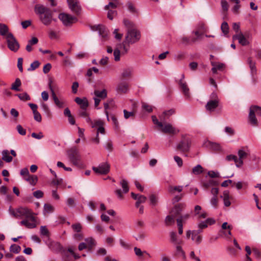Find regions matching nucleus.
I'll use <instances>...</instances> for the list:
<instances>
[{
  "mask_svg": "<svg viewBox=\"0 0 261 261\" xmlns=\"http://www.w3.org/2000/svg\"><path fill=\"white\" fill-rule=\"evenodd\" d=\"M34 12L39 17L40 22L45 26H49L57 19L54 17L53 12L47 7L42 4H36L34 7Z\"/></svg>",
  "mask_w": 261,
  "mask_h": 261,
  "instance_id": "nucleus-1",
  "label": "nucleus"
},
{
  "mask_svg": "<svg viewBox=\"0 0 261 261\" xmlns=\"http://www.w3.org/2000/svg\"><path fill=\"white\" fill-rule=\"evenodd\" d=\"M123 23L127 28V31L125 39V42L127 43V44H133L139 41L140 38V34L134 28V24L127 19H124Z\"/></svg>",
  "mask_w": 261,
  "mask_h": 261,
  "instance_id": "nucleus-2",
  "label": "nucleus"
},
{
  "mask_svg": "<svg viewBox=\"0 0 261 261\" xmlns=\"http://www.w3.org/2000/svg\"><path fill=\"white\" fill-rule=\"evenodd\" d=\"M67 155L70 162L78 168H83L84 165L82 162L81 155L78 149L72 147L67 151Z\"/></svg>",
  "mask_w": 261,
  "mask_h": 261,
  "instance_id": "nucleus-3",
  "label": "nucleus"
},
{
  "mask_svg": "<svg viewBox=\"0 0 261 261\" xmlns=\"http://www.w3.org/2000/svg\"><path fill=\"white\" fill-rule=\"evenodd\" d=\"M256 116L261 117V107L253 105L250 107L248 116L249 123L253 126H258V121Z\"/></svg>",
  "mask_w": 261,
  "mask_h": 261,
  "instance_id": "nucleus-4",
  "label": "nucleus"
},
{
  "mask_svg": "<svg viewBox=\"0 0 261 261\" xmlns=\"http://www.w3.org/2000/svg\"><path fill=\"white\" fill-rule=\"evenodd\" d=\"M10 214L15 218L25 217L28 218L33 214L31 210L26 207H20L15 210H10Z\"/></svg>",
  "mask_w": 261,
  "mask_h": 261,
  "instance_id": "nucleus-5",
  "label": "nucleus"
},
{
  "mask_svg": "<svg viewBox=\"0 0 261 261\" xmlns=\"http://www.w3.org/2000/svg\"><path fill=\"white\" fill-rule=\"evenodd\" d=\"M191 145V139L187 136L182 135L181 140L177 145V149L182 152H187L189 151Z\"/></svg>",
  "mask_w": 261,
  "mask_h": 261,
  "instance_id": "nucleus-6",
  "label": "nucleus"
},
{
  "mask_svg": "<svg viewBox=\"0 0 261 261\" xmlns=\"http://www.w3.org/2000/svg\"><path fill=\"white\" fill-rule=\"evenodd\" d=\"M8 47L12 51L16 52L20 47L19 44L14 35L9 33L6 37Z\"/></svg>",
  "mask_w": 261,
  "mask_h": 261,
  "instance_id": "nucleus-7",
  "label": "nucleus"
},
{
  "mask_svg": "<svg viewBox=\"0 0 261 261\" xmlns=\"http://www.w3.org/2000/svg\"><path fill=\"white\" fill-rule=\"evenodd\" d=\"M250 154V151L247 146L241 147L238 151V165L241 167L244 164V160L246 159Z\"/></svg>",
  "mask_w": 261,
  "mask_h": 261,
  "instance_id": "nucleus-8",
  "label": "nucleus"
},
{
  "mask_svg": "<svg viewBox=\"0 0 261 261\" xmlns=\"http://www.w3.org/2000/svg\"><path fill=\"white\" fill-rule=\"evenodd\" d=\"M159 129L164 134L174 135L179 132V130L174 127L171 123H163L162 126H161Z\"/></svg>",
  "mask_w": 261,
  "mask_h": 261,
  "instance_id": "nucleus-9",
  "label": "nucleus"
},
{
  "mask_svg": "<svg viewBox=\"0 0 261 261\" xmlns=\"http://www.w3.org/2000/svg\"><path fill=\"white\" fill-rule=\"evenodd\" d=\"M211 99L205 105L206 110L212 112L218 107L219 99L215 93H213L211 95Z\"/></svg>",
  "mask_w": 261,
  "mask_h": 261,
  "instance_id": "nucleus-10",
  "label": "nucleus"
},
{
  "mask_svg": "<svg viewBox=\"0 0 261 261\" xmlns=\"http://www.w3.org/2000/svg\"><path fill=\"white\" fill-rule=\"evenodd\" d=\"M110 166L107 162L100 164L98 167H93L92 170L98 174L106 175L110 171Z\"/></svg>",
  "mask_w": 261,
  "mask_h": 261,
  "instance_id": "nucleus-11",
  "label": "nucleus"
},
{
  "mask_svg": "<svg viewBox=\"0 0 261 261\" xmlns=\"http://www.w3.org/2000/svg\"><path fill=\"white\" fill-rule=\"evenodd\" d=\"M59 18L66 26L70 25L77 21L75 17L64 13L59 15Z\"/></svg>",
  "mask_w": 261,
  "mask_h": 261,
  "instance_id": "nucleus-12",
  "label": "nucleus"
},
{
  "mask_svg": "<svg viewBox=\"0 0 261 261\" xmlns=\"http://www.w3.org/2000/svg\"><path fill=\"white\" fill-rule=\"evenodd\" d=\"M70 10L74 14L79 15L82 11V8L79 0H67Z\"/></svg>",
  "mask_w": 261,
  "mask_h": 261,
  "instance_id": "nucleus-13",
  "label": "nucleus"
},
{
  "mask_svg": "<svg viewBox=\"0 0 261 261\" xmlns=\"http://www.w3.org/2000/svg\"><path fill=\"white\" fill-rule=\"evenodd\" d=\"M51 83L52 81L51 80L49 81V88L51 92V95L53 98L54 99V101L55 102V105L56 106L59 108V109H62L64 107V104H65V101L62 98H58L57 96H56L55 92L54 90H53L52 86H51Z\"/></svg>",
  "mask_w": 261,
  "mask_h": 261,
  "instance_id": "nucleus-14",
  "label": "nucleus"
},
{
  "mask_svg": "<svg viewBox=\"0 0 261 261\" xmlns=\"http://www.w3.org/2000/svg\"><path fill=\"white\" fill-rule=\"evenodd\" d=\"M185 76L184 74L181 75V79L179 81V85L186 98H190V89L186 81L184 80Z\"/></svg>",
  "mask_w": 261,
  "mask_h": 261,
  "instance_id": "nucleus-15",
  "label": "nucleus"
},
{
  "mask_svg": "<svg viewBox=\"0 0 261 261\" xmlns=\"http://www.w3.org/2000/svg\"><path fill=\"white\" fill-rule=\"evenodd\" d=\"M117 93L123 94L127 93L129 91V85L125 81H121L117 84L116 87Z\"/></svg>",
  "mask_w": 261,
  "mask_h": 261,
  "instance_id": "nucleus-16",
  "label": "nucleus"
},
{
  "mask_svg": "<svg viewBox=\"0 0 261 261\" xmlns=\"http://www.w3.org/2000/svg\"><path fill=\"white\" fill-rule=\"evenodd\" d=\"M31 222H29V221L27 219L23 220L20 222V224L22 225H24L27 228L32 229L36 227L37 226V222L36 220V218L34 217L33 214L31 215V217H29V218Z\"/></svg>",
  "mask_w": 261,
  "mask_h": 261,
  "instance_id": "nucleus-17",
  "label": "nucleus"
},
{
  "mask_svg": "<svg viewBox=\"0 0 261 261\" xmlns=\"http://www.w3.org/2000/svg\"><path fill=\"white\" fill-rule=\"evenodd\" d=\"M248 34L244 35L242 32L234 35L232 37L233 40H238L239 43L243 46H246L249 44V41L247 40Z\"/></svg>",
  "mask_w": 261,
  "mask_h": 261,
  "instance_id": "nucleus-18",
  "label": "nucleus"
},
{
  "mask_svg": "<svg viewBox=\"0 0 261 261\" xmlns=\"http://www.w3.org/2000/svg\"><path fill=\"white\" fill-rule=\"evenodd\" d=\"M93 31H97L99 36H101L104 39H106L108 36V30L106 27L102 25L98 24L93 25L91 27Z\"/></svg>",
  "mask_w": 261,
  "mask_h": 261,
  "instance_id": "nucleus-19",
  "label": "nucleus"
},
{
  "mask_svg": "<svg viewBox=\"0 0 261 261\" xmlns=\"http://www.w3.org/2000/svg\"><path fill=\"white\" fill-rule=\"evenodd\" d=\"M186 206L184 203H179L174 206L171 211V214L174 216H178Z\"/></svg>",
  "mask_w": 261,
  "mask_h": 261,
  "instance_id": "nucleus-20",
  "label": "nucleus"
},
{
  "mask_svg": "<svg viewBox=\"0 0 261 261\" xmlns=\"http://www.w3.org/2000/svg\"><path fill=\"white\" fill-rule=\"evenodd\" d=\"M203 145L214 151H220L222 149L220 144L208 140L204 141Z\"/></svg>",
  "mask_w": 261,
  "mask_h": 261,
  "instance_id": "nucleus-21",
  "label": "nucleus"
},
{
  "mask_svg": "<svg viewBox=\"0 0 261 261\" xmlns=\"http://www.w3.org/2000/svg\"><path fill=\"white\" fill-rule=\"evenodd\" d=\"M104 122L101 119H96L95 120V123L92 126V128L97 127V131L96 133H100L101 134H105V130L103 127Z\"/></svg>",
  "mask_w": 261,
  "mask_h": 261,
  "instance_id": "nucleus-22",
  "label": "nucleus"
},
{
  "mask_svg": "<svg viewBox=\"0 0 261 261\" xmlns=\"http://www.w3.org/2000/svg\"><path fill=\"white\" fill-rule=\"evenodd\" d=\"M220 197L223 199L224 204L225 206L228 207L230 205L231 202L229 200L230 196L228 191H224L223 192V194L220 196Z\"/></svg>",
  "mask_w": 261,
  "mask_h": 261,
  "instance_id": "nucleus-23",
  "label": "nucleus"
},
{
  "mask_svg": "<svg viewBox=\"0 0 261 261\" xmlns=\"http://www.w3.org/2000/svg\"><path fill=\"white\" fill-rule=\"evenodd\" d=\"M74 100L80 106L81 109L83 110H86L89 105L88 100L86 98H81L80 97H76Z\"/></svg>",
  "mask_w": 261,
  "mask_h": 261,
  "instance_id": "nucleus-24",
  "label": "nucleus"
},
{
  "mask_svg": "<svg viewBox=\"0 0 261 261\" xmlns=\"http://www.w3.org/2000/svg\"><path fill=\"white\" fill-rule=\"evenodd\" d=\"M247 63L249 66L251 75L252 76L255 75L256 73L255 62L251 58H248L247 60Z\"/></svg>",
  "mask_w": 261,
  "mask_h": 261,
  "instance_id": "nucleus-25",
  "label": "nucleus"
},
{
  "mask_svg": "<svg viewBox=\"0 0 261 261\" xmlns=\"http://www.w3.org/2000/svg\"><path fill=\"white\" fill-rule=\"evenodd\" d=\"M95 97L100 99H103L107 96V91L106 89H103L101 91L95 90L94 91Z\"/></svg>",
  "mask_w": 261,
  "mask_h": 261,
  "instance_id": "nucleus-26",
  "label": "nucleus"
},
{
  "mask_svg": "<svg viewBox=\"0 0 261 261\" xmlns=\"http://www.w3.org/2000/svg\"><path fill=\"white\" fill-rule=\"evenodd\" d=\"M133 69L130 68H124L121 73V77L122 79H129L132 77Z\"/></svg>",
  "mask_w": 261,
  "mask_h": 261,
  "instance_id": "nucleus-27",
  "label": "nucleus"
},
{
  "mask_svg": "<svg viewBox=\"0 0 261 261\" xmlns=\"http://www.w3.org/2000/svg\"><path fill=\"white\" fill-rule=\"evenodd\" d=\"M212 65L213 66V68H212V71L214 73H216L217 71H222L224 68V64L223 63H217L212 62Z\"/></svg>",
  "mask_w": 261,
  "mask_h": 261,
  "instance_id": "nucleus-28",
  "label": "nucleus"
},
{
  "mask_svg": "<svg viewBox=\"0 0 261 261\" xmlns=\"http://www.w3.org/2000/svg\"><path fill=\"white\" fill-rule=\"evenodd\" d=\"M174 113V111L171 109L168 111H164L162 115L160 116L161 121H164L166 119L169 118L170 116Z\"/></svg>",
  "mask_w": 261,
  "mask_h": 261,
  "instance_id": "nucleus-29",
  "label": "nucleus"
},
{
  "mask_svg": "<svg viewBox=\"0 0 261 261\" xmlns=\"http://www.w3.org/2000/svg\"><path fill=\"white\" fill-rule=\"evenodd\" d=\"M218 184L219 183L217 181L211 179L208 181L203 182L202 186L205 189H207L210 187L218 185Z\"/></svg>",
  "mask_w": 261,
  "mask_h": 261,
  "instance_id": "nucleus-30",
  "label": "nucleus"
},
{
  "mask_svg": "<svg viewBox=\"0 0 261 261\" xmlns=\"http://www.w3.org/2000/svg\"><path fill=\"white\" fill-rule=\"evenodd\" d=\"M10 33L9 28L7 25L0 23V35L2 36L6 37Z\"/></svg>",
  "mask_w": 261,
  "mask_h": 261,
  "instance_id": "nucleus-31",
  "label": "nucleus"
},
{
  "mask_svg": "<svg viewBox=\"0 0 261 261\" xmlns=\"http://www.w3.org/2000/svg\"><path fill=\"white\" fill-rule=\"evenodd\" d=\"M170 241L172 243L177 245L181 244L182 243L181 240L178 241L177 238V235L175 232L171 231L170 232Z\"/></svg>",
  "mask_w": 261,
  "mask_h": 261,
  "instance_id": "nucleus-32",
  "label": "nucleus"
},
{
  "mask_svg": "<svg viewBox=\"0 0 261 261\" xmlns=\"http://www.w3.org/2000/svg\"><path fill=\"white\" fill-rule=\"evenodd\" d=\"M230 2L234 4V5L232 9V11L234 13H237L241 8V4L240 0H229Z\"/></svg>",
  "mask_w": 261,
  "mask_h": 261,
  "instance_id": "nucleus-33",
  "label": "nucleus"
},
{
  "mask_svg": "<svg viewBox=\"0 0 261 261\" xmlns=\"http://www.w3.org/2000/svg\"><path fill=\"white\" fill-rule=\"evenodd\" d=\"M2 159L7 163H10L12 161V157L9 155V152L7 150H4L2 151Z\"/></svg>",
  "mask_w": 261,
  "mask_h": 261,
  "instance_id": "nucleus-34",
  "label": "nucleus"
},
{
  "mask_svg": "<svg viewBox=\"0 0 261 261\" xmlns=\"http://www.w3.org/2000/svg\"><path fill=\"white\" fill-rule=\"evenodd\" d=\"M191 239L194 241L197 244L201 243L202 240V237L200 234H199L193 230V234L191 237Z\"/></svg>",
  "mask_w": 261,
  "mask_h": 261,
  "instance_id": "nucleus-35",
  "label": "nucleus"
},
{
  "mask_svg": "<svg viewBox=\"0 0 261 261\" xmlns=\"http://www.w3.org/2000/svg\"><path fill=\"white\" fill-rule=\"evenodd\" d=\"M183 189V187L182 186H170L169 187H168V192L172 194H173L175 193V192H181L182 191Z\"/></svg>",
  "mask_w": 261,
  "mask_h": 261,
  "instance_id": "nucleus-36",
  "label": "nucleus"
},
{
  "mask_svg": "<svg viewBox=\"0 0 261 261\" xmlns=\"http://www.w3.org/2000/svg\"><path fill=\"white\" fill-rule=\"evenodd\" d=\"M21 82L20 80L18 78H17L16 79L15 82L12 84L11 89L16 91H19L20 90L19 87L21 86Z\"/></svg>",
  "mask_w": 261,
  "mask_h": 261,
  "instance_id": "nucleus-37",
  "label": "nucleus"
},
{
  "mask_svg": "<svg viewBox=\"0 0 261 261\" xmlns=\"http://www.w3.org/2000/svg\"><path fill=\"white\" fill-rule=\"evenodd\" d=\"M225 160L228 162L233 161L235 163L236 167L240 168V166L238 165V157L236 155L229 154L226 156Z\"/></svg>",
  "mask_w": 261,
  "mask_h": 261,
  "instance_id": "nucleus-38",
  "label": "nucleus"
},
{
  "mask_svg": "<svg viewBox=\"0 0 261 261\" xmlns=\"http://www.w3.org/2000/svg\"><path fill=\"white\" fill-rule=\"evenodd\" d=\"M44 214L51 213L54 211V207L50 204L46 203L44 205Z\"/></svg>",
  "mask_w": 261,
  "mask_h": 261,
  "instance_id": "nucleus-39",
  "label": "nucleus"
},
{
  "mask_svg": "<svg viewBox=\"0 0 261 261\" xmlns=\"http://www.w3.org/2000/svg\"><path fill=\"white\" fill-rule=\"evenodd\" d=\"M86 244L87 245L88 249L90 250L92 249L93 247L95 245V241L92 238H87L85 240Z\"/></svg>",
  "mask_w": 261,
  "mask_h": 261,
  "instance_id": "nucleus-40",
  "label": "nucleus"
},
{
  "mask_svg": "<svg viewBox=\"0 0 261 261\" xmlns=\"http://www.w3.org/2000/svg\"><path fill=\"white\" fill-rule=\"evenodd\" d=\"M192 172L195 175H199L203 172V168L200 165H197L192 169Z\"/></svg>",
  "mask_w": 261,
  "mask_h": 261,
  "instance_id": "nucleus-41",
  "label": "nucleus"
},
{
  "mask_svg": "<svg viewBox=\"0 0 261 261\" xmlns=\"http://www.w3.org/2000/svg\"><path fill=\"white\" fill-rule=\"evenodd\" d=\"M120 184L123 189V192L124 193H127L129 191V187L128 186V182L127 181V180L124 179H123L120 181Z\"/></svg>",
  "mask_w": 261,
  "mask_h": 261,
  "instance_id": "nucleus-42",
  "label": "nucleus"
},
{
  "mask_svg": "<svg viewBox=\"0 0 261 261\" xmlns=\"http://www.w3.org/2000/svg\"><path fill=\"white\" fill-rule=\"evenodd\" d=\"M16 96H18L20 100L22 101H27L30 100L31 99L30 96L29 95V94L26 93H22L19 94H16Z\"/></svg>",
  "mask_w": 261,
  "mask_h": 261,
  "instance_id": "nucleus-43",
  "label": "nucleus"
},
{
  "mask_svg": "<svg viewBox=\"0 0 261 261\" xmlns=\"http://www.w3.org/2000/svg\"><path fill=\"white\" fill-rule=\"evenodd\" d=\"M180 244H177L176 246V254L177 255L182 256L183 258H186V255L185 251L182 250L181 247L179 245Z\"/></svg>",
  "mask_w": 261,
  "mask_h": 261,
  "instance_id": "nucleus-44",
  "label": "nucleus"
},
{
  "mask_svg": "<svg viewBox=\"0 0 261 261\" xmlns=\"http://www.w3.org/2000/svg\"><path fill=\"white\" fill-rule=\"evenodd\" d=\"M25 180L30 182L32 185H35L37 182L38 178L35 175H29L26 178Z\"/></svg>",
  "mask_w": 261,
  "mask_h": 261,
  "instance_id": "nucleus-45",
  "label": "nucleus"
},
{
  "mask_svg": "<svg viewBox=\"0 0 261 261\" xmlns=\"http://www.w3.org/2000/svg\"><path fill=\"white\" fill-rule=\"evenodd\" d=\"M172 214L171 215L167 216L165 220V222L166 225H171L174 223V217Z\"/></svg>",
  "mask_w": 261,
  "mask_h": 261,
  "instance_id": "nucleus-46",
  "label": "nucleus"
},
{
  "mask_svg": "<svg viewBox=\"0 0 261 261\" xmlns=\"http://www.w3.org/2000/svg\"><path fill=\"white\" fill-rule=\"evenodd\" d=\"M10 251L16 254H18L21 251V247L16 244H12L10 247Z\"/></svg>",
  "mask_w": 261,
  "mask_h": 261,
  "instance_id": "nucleus-47",
  "label": "nucleus"
},
{
  "mask_svg": "<svg viewBox=\"0 0 261 261\" xmlns=\"http://www.w3.org/2000/svg\"><path fill=\"white\" fill-rule=\"evenodd\" d=\"M221 29L224 35H227L229 32V27L228 23L224 21L221 24Z\"/></svg>",
  "mask_w": 261,
  "mask_h": 261,
  "instance_id": "nucleus-48",
  "label": "nucleus"
},
{
  "mask_svg": "<svg viewBox=\"0 0 261 261\" xmlns=\"http://www.w3.org/2000/svg\"><path fill=\"white\" fill-rule=\"evenodd\" d=\"M124 117L125 119H127L129 118H134L135 116V112H128L126 110H123Z\"/></svg>",
  "mask_w": 261,
  "mask_h": 261,
  "instance_id": "nucleus-49",
  "label": "nucleus"
},
{
  "mask_svg": "<svg viewBox=\"0 0 261 261\" xmlns=\"http://www.w3.org/2000/svg\"><path fill=\"white\" fill-rule=\"evenodd\" d=\"M40 234L41 235L45 237H48L49 236V232L46 226H41L40 227Z\"/></svg>",
  "mask_w": 261,
  "mask_h": 261,
  "instance_id": "nucleus-50",
  "label": "nucleus"
},
{
  "mask_svg": "<svg viewBox=\"0 0 261 261\" xmlns=\"http://www.w3.org/2000/svg\"><path fill=\"white\" fill-rule=\"evenodd\" d=\"M48 36L51 39H55L58 38L57 33L51 29L48 30Z\"/></svg>",
  "mask_w": 261,
  "mask_h": 261,
  "instance_id": "nucleus-51",
  "label": "nucleus"
},
{
  "mask_svg": "<svg viewBox=\"0 0 261 261\" xmlns=\"http://www.w3.org/2000/svg\"><path fill=\"white\" fill-rule=\"evenodd\" d=\"M40 65V63L38 61H35L31 63L30 67L28 69L29 71H33L37 69Z\"/></svg>",
  "mask_w": 261,
  "mask_h": 261,
  "instance_id": "nucleus-52",
  "label": "nucleus"
},
{
  "mask_svg": "<svg viewBox=\"0 0 261 261\" xmlns=\"http://www.w3.org/2000/svg\"><path fill=\"white\" fill-rule=\"evenodd\" d=\"M174 160L179 167H181L182 166L183 161H182V159L180 157H179L177 155H175L174 156Z\"/></svg>",
  "mask_w": 261,
  "mask_h": 261,
  "instance_id": "nucleus-53",
  "label": "nucleus"
},
{
  "mask_svg": "<svg viewBox=\"0 0 261 261\" xmlns=\"http://www.w3.org/2000/svg\"><path fill=\"white\" fill-rule=\"evenodd\" d=\"M221 5L223 10L225 12H226L228 10V2L226 0H221Z\"/></svg>",
  "mask_w": 261,
  "mask_h": 261,
  "instance_id": "nucleus-54",
  "label": "nucleus"
},
{
  "mask_svg": "<svg viewBox=\"0 0 261 261\" xmlns=\"http://www.w3.org/2000/svg\"><path fill=\"white\" fill-rule=\"evenodd\" d=\"M16 129L18 132V133L22 136H24L26 134V130L25 129H24L22 126L20 124H18L16 126Z\"/></svg>",
  "mask_w": 261,
  "mask_h": 261,
  "instance_id": "nucleus-55",
  "label": "nucleus"
},
{
  "mask_svg": "<svg viewBox=\"0 0 261 261\" xmlns=\"http://www.w3.org/2000/svg\"><path fill=\"white\" fill-rule=\"evenodd\" d=\"M151 118L153 123L156 125L159 128L161 126H162V123L164 121H159L155 116H152Z\"/></svg>",
  "mask_w": 261,
  "mask_h": 261,
  "instance_id": "nucleus-56",
  "label": "nucleus"
},
{
  "mask_svg": "<svg viewBox=\"0 0 261 261\" xmlns=\"http://www.w3.org/2000/svg\"><path fill=\"white\" fill-rule=\"evenodd\" d=\"M149 199L150 201V203L152 205L154 206L157 204L158 198L154 194H152L150 196Z\"/></svg>",
  "mask_w": 261,
  "mask_h": 261,
  "instance_id": "nucleus-57",
  "label": "nucleus"
},
{
  "mask_svg": "<svg viewBox=\"0 0 261 261\" xmlns=\"http://www.w3.org/2000/svg\"><path fill=\"white\" fill-rule=\"evenodd\" d=\"M63 181L62 178L58 179L57 177L54 178L51 181V184L54 186H58L62 184Z\"/></svg>",
  "mask_w": 261,
  "mask_h": 261,
  "instance_id": "nucleus-58",
  "label": "nucleus"
},
{
  "mask_svg": "<svg viewBox=\"0 0 261 261\" xmlns=\"http://www.w3.org/2000/svg\"><path fill=\"white\" fill-rule=\"evenodd\" d=\"M117 11L115 10H109L108 12L107 17L110 20H113L114 17L117 15Z\"/></svg>",
  "mask_w": 261,
  "mask_h": 261,
  "instance_id": "nucleus-59",
  "label": "nucleus"
},
{
  "mask_svg": "<svg viewBox=\"0 0 261 261\" xmlns=\"http://www.w3.org/2000/svg\"><path fill=\"white\" fill-rule=\"evenodd\" d=\"M142 108L143 110L149 113L152 111V106L146 103H142Z\"/></svg>",
  "mask_w": 261,
  "mask_h": 261,
  "instance_id": "nucleus-60",
  "label": "nucleus"
},
{
  "mask_svg": "<svg viewBox=\"0 0 261 261\" xmlns=\"http://www.w3.org/2000/svg\"><path fill=\"white\" fill-rule=\"evenodd\" d=\"M120 51L118 48H116L114 51V60L116 61L120 60Z\"/></svg>",
  "mask_w": 261,
  "mask_h": 261,
  "instance_id": "nucleus-61",
  "label": "nucleus"
},
{
  "mask_svg": "<svg viewBox=\"0 0 261 261\" xmlns=\"http://www.w3.org/2000/svg\"><path fill=\"white\" fill-rule=\"evenodd\" d=\"M210 203L212 204V205L215 208L217 207L218 203V199L217 197H213L211 199Z\"/></svg>",
  "mask_w": 261,
  "mask_h": 261,
  "instance_id": "nucleus-62",
  "label": "nucleus"
},
{
  "mask_svg": "<svg viewBox=\"0 0 261 261\" xmlns=\"http://www.w3.org/2000/svg\"><path fill=\"white\" fill-rule=\"evenodd\" d=\"M72 229L77 232H80L82 229V226L80 223L72 225Z\"/></svg>",
  "mask_w": 261,
  "mask_h": 261,
  "instance_id": "nucleus-63",
  "label": "nucleus"
},
{
  "mask_svg": "<svg viewBox=\"0 0 261 261\" xmlns=\"http://www.w3.org/2000/svg\"><path fill=\"white\" fill-rule=\"evenodd\" d=\"M33 196L36 198H41L43 196V192L40 190H37L33 193Z\"/></svg>",
  "mask_w": 261,
  "mask_h": 261,
  "instance_id": "nucleus-64",
  "label": "nucleus"
}]
</instances>
